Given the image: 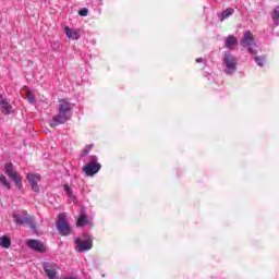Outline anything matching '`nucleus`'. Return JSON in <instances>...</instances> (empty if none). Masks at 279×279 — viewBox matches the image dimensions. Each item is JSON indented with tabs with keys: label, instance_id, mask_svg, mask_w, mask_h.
Wrapping results in <instances>:
<instances>
[{
	"label": "nucleus",
	"instance_id": "nucleus-1",
	"mask_svg": "<svg viewBox=\"0 0 279 279\" xmlns=\"http://www.w3.org/2000/svg\"><path fill=\"white\" fill-rule=\"evenodd\" d=\"M58 110V114L54 116L50 122V128H58V125H63V123L70 121L73 105L66 99H60Z\"/></svg>",
	"mask_w": 279,
	"mask_h": 279
},
{
	"label": "nucleus",
	"instance_id": "nucleus-2",
	"mask_svg": "<svg viewBox=\"0 0 279 279\" xmlns=\"http://www.w3.org/2000/svg\"><path fill=\"white\" fill-rule=\"evenodd\" d=\"M4 173L12 180L19 190L23 189V182L19 172L14 171V165L12 162L4 165Z\"/></svg>",
	"mask_w": 279,
	"mask_h": 279
},
{
	"label": "nucleus",
	"instance_id": "nucleus-3",
	"mask_svg": "<svg viewBox=\"0 0 279 279\" xmlns=\"http://www.w3.org/2000/svg\"><path fill=\"white\" fill-rule=\"evenodd\" d=\"M57 230L59 231L61 236H66V235L71 234V228L69 227V220H66V216L64 214L58 215Z\"/></svg>",
	"mask_w": 279,
	"mask_h": 279
},
{
	"label": "nucleus",
	"instance_id": "nucleus-4",
	"mask_svg": "<svg viewBox=\"0 0 279 279\" xmlns=\"http://www.w3.org/2000/svg\"><path fill=\"white\" fill-rule=\"evenodd\" d=\"M47 278L57 279L60 267L53 262H44L41 265Z\"/></svg>",
	"mask_w": 279,
	"mask_h": 279
},
{
	"label": "nucleus",
	"instance_id": "nucleus-5",
	"mask_svg": "<svg viewBox=\"0 0 279 279\" xmlns=\"http://www.w3.org/2000/svg\"><path fill=\"white\" fill-rule=\"evenodd\" d=\"M223 62L226 64V73L227 75H232L234 71H236L238 60L236 57L232 56L230 52H225Z\"/></svg>",
	"mask_w": 279,
	"mask_h": 279
},
{
	"label": "nucleus",
	"instance_id": "nucleus-6",
	"mask_svg": "<svg viewBox=\"0 0 279 279\" xmlns=\"http://www.w3.org/2000/svg\"><path fill=\"white\" fill-rule=\"evenodd\" d=\"M75 243L80 253L88 252V250H93V238H90L89 235H85L83 240L80 238H76Z\"/></svg>",
	"mask_w": 279,
	"mask_h": 279
},
{
	"label": "nucleus",
	"instance_id": "nucleus-7",
	"mask_svg": "<svg viewBox=\"0 0 279 279\" xmlns=\"http://www.w3.org/2000/svg\"><path fill=\"white\" fill-rule=\"evenodd\" d=\"M15 223L19 226H31L32 230H36V222L34 218L29 216H21L19 214L13 215Z\"/></svg>",
	"mask_w": 279,
	"mask_h": 279
},
{
	"label": "nucleus",
	"instance_id": "nucleus-8",
	"mask_svg": "<svg viewBox=\"0 0 279 279\" xmlns=\"http://www.w3.org/2000/svg\"><path fill=\"white\" fill-rule=\"evenodd\" d=\"M101 169V163L98 162H88L83 167V171L87 177H93L95 173H99Z\"/></svg>",
	"mask_w": 279,
	"mask_h": 279
},
{
	"label": "nucleus",
	"instance_id": "nucleus-9",
	"mask_svg": "<svg viewBox=\"0 0 279 279\" xmlns=\"http://www.w3.org/2000/svg\"><path fill=\"white\" fill-rule=\"evenodd\" d=\"M27 245L28 247H31V250H34L35 252H47V246L39 240H28Z\"/></svg>",
	"mask_w": 279,
	"mask_h": 279
},
{
	"label": "nucleus",
	"instance_id": "nucleus-10",
	"mask_svg": "<svg viewBox=\"0 0 279 279\" xmlns=\"http://www.w3.org/2000/svg\"><path fill=\"white\" fill-rule=\"evenodd\" d=\"M242 45H246V47H248V51L251 53H255L254 50H252V47L253 45H256V43L254 41V35L250 31H246L244 33Z\"/></svg>",
	"mask_w": 279,
	"mask_h": 279
},
{
	"label": "nucleus",
	"instance_id": "nucleus-11",
	"mask_svg": "<svg viewBox=\"0 0 279 279\" xmlns=\"http://www.w3.org/2000/svg\"><path fill=\"white\" fill-rule=\"evenodd\" d=\"M27 180L32 186V190L35 193H38L40 191V187L38 186V182H40V177L38 174H27Z\"/></svg>",
	"mask_w": 279,
	"mask_h": 279
},
{
	"label": "nucleus",
	"instance_id": "nucleus-12",
	"mask_svg": "<svg viewBox=\"0 0 279 279\" xmlns=\"http://www.w3.org/2000/svg\"><path fill=\"white\" fill-rule=\"evenodd\" d=\"M0 106L2 108V112L4 114H13L14 112V107L8 102V100L3 99V96H0Z\"/></svg>",
	"mask_w": 279,
	"mask_h": 279
},
{
	"label": "nucleus",
	"instance_id": "nucleus-13",
	"mask_svg": "<svg viewBox=\"0 0 279 279\" xmlns=\"http://www.w3.org/2000/svg\"><path fill=\"white\" fill-rule=\"evenodd\" d=\"M239 45V39L234 35H229L225 40V47L227 49H234Z\"/></svg>",
	"mask_w": 279,
	"mask_h": 279
},
{
	"label": "nucleus",
	"instance_id": "nucleus-14",
	"mask_svg": "<svg viewBox=\"0 0 279 279\" xmlns=\"http://www.w3.org/2000/svg\"><path fill=\"white\" fill-rule=\"evenodd\" d=\"M65 36H68L70 40H80V33L70 28L69 26L65 27Z\"/></svg>",
	"mask_w": 279,
	"mask_h": 279
},
{
	"label": "nucleus",
	"instance_id": "nucleus-15",
	"mask_svg": "<svg viewBox=\"0 0 279 279\" xmlns=\"http://www.w3.org/2000/svg\"><path fill=\"white\" fill-rule=\"evenodd\" d=\"M0 246L4 247L5 250H10L12 247V240L10 238L3 235L0 238Z\"/></svg>",
	"mask_w": 279,
	"mask_h": 279
},
{
	"label": "nucleus",
	"instance_id": "nucleus-16",
	"mask_svg": "<svg viewBox=\"0 0 279 279\" xmlns=\"http://www.w3.org/2000/svg\"><path fill=\"white\" fill-rule=\"evenodd\" d=\"M232 14H234V9L232 8H228L226 9L221 15H220V21L223 22L226 21V19H228L229 16H232Z\"/></svg>",
	"mask_w": 279,
	"mask_h": 279
},
{
	"label": "nucleus",
	"instance_id": "nucleus-17",
	"mask_svg": "<svg viewBox=\"0 0 279 279\" xmlns=\"http://www.w3.org/2000/svg\"><path fill=\"white\" fill-rule=\"evenodd\" d=\"M63 191L66 193L68 197L70 199H72L73 202H75V195L73 194V190H71V187L69 186V184H64L63 186Z\"/></svg>",
	"mask_w": 279,
	"mask_h": 279
},
{
	"label": "nucleus",
	"instance_id": "nucleus-18",
	"mask_svg": "<svg viewBox=\"0 0 279 279\" xmlns=\"http://www.w3.org/2000/svg\"><path fill=\"white\" fill-rule=\"evenodd\" d=\"M0 182L2 186H5V189H8V191L12 189V185L10 184V182H8V179L5 178V175H0Z\"/></svg>",
	"mask_w": 279,
	"mask_h": 279
},
{
	"label": "nucleus",
	"instance_id": "nucleus-19",
	"mask_svg": "<svg viewBox=\"0 0 279 279\" xmlns=\"http://www.w3.org/2000/svg\"><path fill=\"white\" fill-rule=\"evenodd\" d=\"M85 223H88V220H86V215H82L76 221V227L82 228Z\"/></svg>",
	"mask_w": 279,
	"mask_h": 279
},
{
	"label": "nucleus",
	"instance_id": "nucleus-20",
	"mask_svg": "<svg viewBox=\"0 0 279 279\" xmlns=\"http://www.w3.org/2000/svg\"><path fill=\"white\" fill-rule=\"evenodd\" d=\"M26 99L29 104H34V101H36V98L34 97V93H32L31 90L26 92Z\"/></svg>",
	"mask_w": 279,
	"mask_h": 279
},
{
	"label": "nucleus",
	"instance_id": "nucleus-21",
	"mask_svg": "<svg viewBox=\"0 0 279 279\" xmlns=\"http://www.w3.org/2000/svg\"><path fill=\"white\" fill-rule=\"evenodd\" d=\"M255 62L258 66H263L265 64V57H255Z\"/></svg>",
	"mask_w": 279,
	"mask_h": 279
},
{
	"label": "nucleus",
	"instance_id": "nucleus-22",
	"mask_svg": "<svg viewBox=\"0 0 279 279\" xmlns=\"http://www.w3.org/2000/svg\"><path fill=\"white\" fill-rule=\"evenodd\" d=\"M80 16H88V9L83 8L78 11Z\"/></svg>",
	"mask_w": 279,
	"mask_h": 279
},
{
	"label": "nucleus",
	"instance_id": "nucleus-23",
	"mask_svg": "<svg viewBox=\"0 0 279 279\" xmlns=\"http://www.w3.org/2000/svg\"><path fill=\"white\" fill-rule=\"evenodd\" d=\"M88 149L83 150V156H87Z\"/></svg>",
	"mask_w": 279,
	"mask_h": 279
},
{
	"label": "nucleus",
	"instance_id": "nucleus-24",
	"mask_svg": "<svg viewBox=\"0 0 279 279\" xmlns=\"http://www.w3.org/2000/svg\"><path fill=\"white\" fill-rule=\"evenodd\" d=\"M196 62H204V59L203 58H198V59H196Z\"/></svg>",
	"mask_w": 279,
	"mask_h": 279
}]
</instances>
